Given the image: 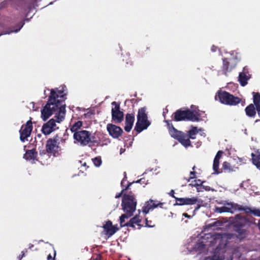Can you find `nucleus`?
<instances>
[{"label": "nucleus", "instance_id": "nucleus-1", "mask_svg": "<svg viewBox=\"0 0 260 260\" xmlns=\"http://www.w3.org/2000/svg\"><path fill=\"white\" fill-rule=\"evenodd\" d=\"M64 88L62 87L60 89L56 88L51 90L49 101L41 110V118L44 121H46L53 114H55L54 118L57 119L58 122L64 119L66 114L65 105L61 103L64 100Z\"/></svg>", "mask_w": 260, "mask_h": 260}, {"label": "nucleus", "instance_id": "nucleus-2", "mask_svg": "<svg viewBox=\"0 0 260 260\" xmlns=\"http://www.w3.org/2000/svg\"><path fill=\"white\" fill-rule=\"evenodd\" d=\"M205 239L206 242L201 241L198 244V248H201L207 249L208 251H212L214 255L213 260H221L223 256L221 253L223 252V249L226 245V241L224 238L219 234L212 235L206 234Z\"/></svg>", "mask_w": 260, "mask_h": 260}, {"label": "nucleus", "instance_id": "nucleus-3", "mask_svg": "<svg viewBox=\"0 0 260 260\" xmlns=\"http://www.w3.org/2000/svg\"><path fill=\"white\" fill-rule=\"evenodd\" d=\"M191 110H187L185 111L178 110L175 113V119L176 121L188 120L192 121H198L202 117V112L194 110L193 106H191Z\"/></svg>", "mask_w": 260, "mask_h": 260}, {"label": "nucleus", "instance_id": "nucleus-4", "mask_svg": "<svg viewBox=\"0 0 260 260\" xmlns=\"http://www.w3.org/2000/svg\"><path fill=\"white\" fill-rule=\"evenodd\" d=\"M91 134L87 131L82 130L76 132L73 135L74 143L81 146H86L92 141Z\"/></svg>", "mask_w": 260, "mask_h": 260}, {"label": "nucleus", "instance_id": "nucleus-5", "mask_svg": "<svg viewBox=\"0 0 260 260\" xmlns=\"http://www.w3.org/2000/svg\"><path fill=\"white\" fill-rule=\"evenodd\" d=\"M137 202L133 195L131 194H124L122 202V206L125 213H129L133 215L136 209Z\"/></svg>", "mask_w": 260, "mask_h": 260}, {"label": "nucleus", "instance_id": "nucleus-6", "mask_svg": "<svg viewBox=\"0 0 260 260\" xmlns=\"http://www.w3.org/2000/svg\"><path fill=\"white\" fill-rule=\"evenodd\" d=\"M150 123L147 120V116L146 113V109L142 108L139 110L137 115V122L135 126V129L139 133L146 129Z\"/></svg>", "mask_w": 260, "mask_h": 260}, {"label": "nucleus", "instance_id": "nucleus-7", "mask_svg": "<svg viewBox=\"0 0 260 260\" xmlns=\"http://www.w3.org/2000/svg\"><path fill=\"white\" fill-rule=\"evenodd\" d=\"M218 97L222 104L228 105L235 106L241 101L240 98L235 97L226 91H219Z\"/></svg>", "mask_w": 260, "mask_h": 260}, {"label": "nucleus", "instance_id": "nucleus-8", "mask_svg": "<svg viewBox=\"0 0 260 260\" xmlns=\"http://www.w3.org/2000/svg\"><path fill=\"white\" fill-rule=\"evenodd\" d=\"M112 118L116 122L120 123L123 119L124 114L120 110V105L116 102L112 103Z\"/></svg>", "mask_w": 260, "mask_h": 260}, {"label": "nucleus", "instance_id": "nucleus-9", "mask_svg": "<svg viewBox=\"0 0 260 260\" xmlns=\"http://www.w3.org/2000/svg\"><path fill=\"white\" fill-rule=\"evenodd\" d=\"M237 59L236 57H227L223 59L222 71L225 75L230 72L236 66Z\"/></svg>", "mask_w": 260, "mask_h": 260}, {"label": "nucleus", "instance_id": "nucleus-10", "mask_svg": "<svg viewBox=\"0 0 260 260\" xmlns=\"http://www.w3.org/2000/svg\"><path fill=\"white\" fill-rule=\"evenodd\" d=\"M56 123L57 119L55 118H52L49 120L47 122L45 123L42 127V132L45 135H49L53 131L58 129ZM59 122H58L59 123Z\"/></svg>", "mask_w": 260, "mask_h": 260}, {"label": "nucleus", "instance_id": "nucleus-11", "mask_svg": "<svg viewBox=\"0 0 260 260\" xmlns=\"http://www.w3.org/2000/svg\"><path fill=\"white\" fill-rule=\"evenodd\" d=\"M59 143L55 139H50L46 143V150L48 153L55 156L58 154L60 148Z\"/></svg>", "mask_w": 260, "mask_h": 260}, {"label": "nucleus", "instance_id": "nucleus-12", "mask_svg": "<svg viewBox=\"0 0 260 260\" xmlns=\"http://www.w3.org/2000/svg\"><path fill=\"white\" fill-rule=\"evenodd\" d=\"M32 128V123L30 120L28 121L26 124L22 125L20 130V138L21 141L24 142L28 137Z\"/></svg>", "mask_w": 260, "mask_h": 260}, {"label": "nucleus", "instance_id": "nucleus-13", "mask_svg": "<svg viewBox=\"0 0 260 260\" xmlns=\"http://www.w3.org/2000/svg\"><path fill=\"white\" fill-rule=\"evenodd\" d=\"M176 199V203L175 205H192L196 204L197 203H200L197 198L193 197L191 198H178L173 196Z\"/></svg>", "mask_w": 260, "mask_h": 260}, {"label": "nucleus", "instance_id": "nucleus-14", "mask_svg": "<svg viewBox=\"0 0 260 260\" xmlns=\"http://www.w3.org/2000/svg\"><path fill=\"white\" fill-rule=\"evenodd\" d=\"M107 129L109 134L114 138L119 137L122 132V130L120 127L112 124H108L107 125Z\"/></svg>", "mask_w": 260, "mask_h": 260}, {"label": "nucleus", "instance_id": "nucleus-15", "mask_svg": "<svg viewBox=\"0 0 260 260\" xmlns=\"http://www.w3.org/2000/svg\"><path fill=\"white\" fill-rule=\"evenodd\" d=\"M238 205L235 203H227L224 206L216 207L215 211L218 213L233 212V210H237Z\"/></svg>", "mask_w": 260, "mask_h": 260}, {"label": "nucleus", "instance_id": "nucleus-16", "mask_svg": "<svg viewBox=\"0 0 260 260\" xmlns=\"http://www.w3.org/2000/svg\"><path fill=\"white\" fill-rule=\"evenodd\" d=\"M103 228L106 234L109 237L112 236L118 230L116 226L112 225L111 221H107L106 224L103 225Z\"/></svg>", "mask_w": 260, "mask_h": 260}, {"label": "nucleus", "instance_id": "nucleus-17", "mask_svg": "<svg viewBox=\"0 0 260 260\" xmlns=\"http://www.w3.org/2000/svg\"><path fill=\"white\" fill-rule=\"evenodd\" d=\"M134 122V116L131 114H127L125 117V125L124 129L126 132H129L133 125Z\"/></svg>", "mask_w": 260, "mask_h": 260}, {"label": "nucleus", "instance_id": "nucleus-18", "mask_svg": "<svg viewBox=\"0 0 260 260\" xmlns=\"http://www.w3.org/2000/svg\"><path fill=\"white\" fill-rule=\"evenodd\" d=\"M222 154L223 152L222 151H218L214 158L213 169L215 174H217L219 173V172L218 171L219 160L221 157Z\"/></svg>", "mask_w": 260, "mask_h": 260}, {"label": "nucleus", "instance_id": "nucleus-19", "mask_svg": "<svg viewBox=\"0 0 260 260\" xmlns=\"http://www.w3.org/2000/svg\"><path fill=\"white\" fill-rule=\"evenodd\" d=\"M158 205V204H155L153 200H150L147 202L143 208V212L144 213L147 214L150 210L156 208Z\"/></svg>", "mask_w": 260, "mask_h": 260}, {"label": "nucleus", "instance_id": "nucleus-20", "mask_svg": "<svg viewBox=\"0 0 260 260\" xmlns=\"http://www.w3.org/2000/svg\"><path fill=\"white\" fill-rule=\"evenodd\" d=\"M253 102L254 105L256 107V111L260 115V94L259 93L253 92Z\"/></svg>", "mask_w": 260, "mask_h": 260}, {"label": "nucleus", "instance_id": "nucleus-21", "mask_svg": "<svg viewBox=\"0 0 260 260\" xmlns=\"http://www.w3.org/2000/svg\"><path fill=\"white\" fill-rule=\"evenodd\" d=\"M180 143L185 147H187L190 145V141L188 137L182 133L180 136L177 139Z\"/></svg>", "mask_w": 260, "mask_h": 260}, {"label": "nucleus", "instance_id": "nucleus-22", "mask_svg": "<svg viewBox=\"0 0 260 260\" xmlns=\"http://www.w3.org/2000/svg\"><path fill=\"white\" fill-rule=\"evenodd\" d=\"M250 78V76L245 73H240L239 75V81L242 86H245L247 83L248 80Z\"/></svg>", "mask_w": 260, "mask_h": 260}, {"label": "nucleus", "instance_id": "nucleus-23", "mask_svg": "<svg viewBox=\"0 0 260 260\" xmlns=\"http://www.w3.org/2000/svg\"><path fill=\"white\" fill-rule=\"evenodd\" d=\"M168 128L169 129V133L171 136L172 137L175 138V139H177L179 136L183 133L180 131H177L176 129H175L172 125H171L170 124H168Z\"/></svg>", "mask_w": 260, "mask_h": 260}, {"label": "nucleus", "instance_id": "nucleus-24", "mask_svg": "<svg viewBox=\"0 0 260 260\" xmlns=\"http://www.w3.org/2000/svg\"><path fill=\"white\" fill-rule=\"evenodd\" d=\"M141 218L139 215H136L134 217L132 218L129 222H127L126 225L128 226H131L134 228L135 224L140 225V222H141Z\"/></svg>", "mask_w": 260, "mask_h": 260}, {"label": "nucleus", "instance_id": "nucleus-25", "mask_svg": "<svg viewBox=\"0 0 260 260\" xmlns=\"http://www.w3.org/2000/svg\"><path fill=\"white\" fill-rule=\"evenodd\" d=\"M256 107L253 104H250L245 109L246 115L249 117H254L256 114Z\"/></svg>", "mask_w": 260, "mask_h": 260}, {"label": "nucleus", "instance_id": "nucleus-26", "mask_svg": "<svg viewBox=\"0 0 260 260\" xmlns=\"http://www.w3.org/2000/svg\"><path fill=\"white\" fill-rule=\"evenodd\" d=\"M37 156V153L35 150H30L26 152L24 158L28 160H34Z\"/></svg>", "mask_w": 260, "mask_h": 260}, {"label": "nucleus", "instance_id": "nucleus-27", "mask_svg": "<svg viewBox=\"0 0 260 260\" xmlns=\"http://www.w3.org/2000/svg\"><path fill=\"white\" fill-rule=\"evenodd\" d=\"M83 123L81 121H77L71 124L70 129L72 132L75 133L78 132L79 129L82 127Z\"/></svg>", "mask_w": 260, "mask_h": 260}, {"label": "nucleus", "instance_id": "nucleus-28", "mask_svg": "<svg viewBox=\"0 0 260 260\" xmlns=\"http://www.w3.org/2000/svg\"><path fill=\"white\" fill-rule=\"evenodd\" d=\"M251 156L252 157V159L253 165H255L257 169L260 170V154L256 156L253 153H251Z\"/></svg>", "mask_w": 260, "mask_h": 260}, {"label": "nucleus", "instance_id": "nucleus-29", "mask_svg": "<svg viewBox=\"0 0 260 260\" xmlns=\"http://www.w3.org/2000/svg\"><path fill=\"white\" fill-rule=\"evenodd\" d=\"M131 216L132 215H130L129 213H125V214H122L120 217V225L121 227L124 226H126V223H124L125 220V219L128 218Z\"/></svg>", "mask_w": 260, "mask_h": 260}, {"label": "nucleus", "instance_id": "nucleus-30", "mask_svg": "<svg viewBox=\"0 0 260 260\" xmlns=\"http://www.w3.org/2000/svg\"><path fill=\"white\" fill-rule=\"evenodd\" d=\"M201 131V129H198L197 127H192L190 131H188V135L189 138L193 139L195 138L194 136L198 133V132Z\"/></svg>", "mask_w": 260, "mask_h": 260}, {"label": "nucleus", "instance_id": "nucleus-31", "mask_svg": "<svg viewBox=\"0 0 260 260\" xmlns=\"http://www.w3.org/2000/svg\"><path fill=\"white\" fill-rule=\"evenodd\" d=\"M221 223L220 222L214 221L211 223H208L206 225V228L207 229L215 230V228L220 225Z\"/></svg>", "mask_w": 260, "mask_h": 260}, {"label": "nucleus", "instance_id": "nucleus-32", "mask_svg": "<svg viewBox=\"0 0 260 260\" xmlns=\"http://www.w3.org/2000/svg\"><path fill=\"white\" fill-rule=\"evenodd\" d=\"M237 210H243L247 213H250L252 214V209L250 208V207H242V206L238 205V206L237 207Z\"/></svg>", "mask_w": 260, "mask_h": 260}, {"label": "nucleus", "instance_id": "nucleus-33", "mask_svg": "<svg viewBox=\"0 0 260 260\" xmlns=\"http://www.w3.org/2000/svg\"><path fill=\"white\" fill-rule=\"evenodd\" d=\"M222 167L223 168L228 171V172H231L235 171L234 168H233L231 166L230 164L228 162H224L222 164Z\"/></svg>", "mask_w": 260, "mask_h": 260}, {"label": "nucleus", "instance_id": "nucleus-34", "mask_svg": "<svg viewBox=\"0 0 260 260\" xmlns=\"http://www.w3.org/2000/svg\"><path fill=\"white\" fill-rule=\"evenodd\" d=\"M92 161L96 167H99L102 164V159L100 157H96L92 159Z\"/></svg>", "mask_w": 260, "mask_h": 260}, {"label": "nucleus", "instance_id": "nucleus-35", "mask_svg": "<svg viewBox=\"0 0 260 260\" xmlns=\"http://www.w3.org/2000/svg\"><path fill=\"white\" fill-rule=\"evenodd\" d=\"M252 214L255 216L260 217V209L256 208L252 209Z\"/></svg>", "mask_w": 260, "mask_h": 260}, {"label": "nucleus", "instance_id": "nucleus-36", "mask_svg": "<svg viewBox=\"0 0 260 260\" xmlns=\"http://www.w3.org/2000/svg\"><path fill=\"white\" fill-rule=\"evenodd\" d=\"M110 143V140L107 139L105 140V143H102L101 145H107L108 143Z\"/></svg>", "mask_w": 260, "mask_h": 260}, {"label": "nucleus", "instance_id": "nucleus-37", "mask_svg": "<svg viewBox=\"0 0 260 260\" xmlns=\"http://www.w3.org/2000/svg\"><path fill=\"white\" fill-rule=\"evenodd\" d=\"M238 160L239 161V164L241 165L242 164L245 163L244 159L243 158H238Z\"/></svg>", "mask_w": 260, "mask_h": 260}, {"label": "nucleus", "instance_id": "nucleus-38", "mask_svg": "<svg viewBox=\"0 0 260 260\" xmlns=\"http://www.w3.org/2000/svg\"><path fill=\"white\" fill-rule=\"evenodd\" d=\"M146 226H148V227H153V226H154V225H152V224H149L148 223V220H147V219H146Z\"/></svg>", "mask_w": 260, "mask_h": 260}, {"label": "nucleus", "instance_id": "nucleus-39", "mask_svg": "<svg viewBox=\"0 0 260 260\" xmlns=\"http://www.w3.org/2000/svg\"><path fill=\"white\" fill-rule=\"evenodd\" d=\"M191 176L190 177V179L193 178L194 177V172H190V173Z\"/></svg>", "mask_w": 260, "mask_h": 260}, {"label": "nucleus", "instance_id": "nucleus-40", "mask_svg": "<svg viewBox=\"0 0 260 260\" xmlns=\"http://www.w3.org/2000/svg\"><path fill=\"white\" fill-rule=\"evenodd\" d=\"M122 191H123V190H122L120 193H118V194H116V195L115 196V198H119V197L121 196V194H122Z\"/></svg>", "mask_w": 260, "mask_h": 260}, {"label": "nucleus", "instance_id": "nucleus-41", "mask_svg": "<svg viewBox=\"0 0 260 260\" xmlns=\"http://www.w3.org/2000/svg\"><path fill=\"white\" fill-rule=\"evenodd\" d=\"M216 49H217L216 47L214 46H213L211 48V50L213 52L215 51L216 50Z\"/></svg>", "mask_w": 260, "mask_h": 260}, {"label": "nucleus", "instance_id": "nucleus-42", "mask_svg": "<svg viewBox=\"0 0 260 260\" xmlns=\"http://www.w3.org/2000/svg\"><path fill=\"white\" fill-rule=\"evenodd\" d=\"M48 260H54L50 254H49L47 257Z\"/></svg>", "mask_w": 260, "mask_h": 260}, {"label": "nucleus", "instance_id": "nucleus-43", "mask_svg": "<svg viewBox=\"0 0 260 260\" xmlns=\"http://www.w3.org/2000/svg\"><path fill=\"white\" fill-rule=\"evenodd\" d=\"M183 215L184 216H185V217H188V218H189V217H190V216L188 215H187V214H186V213H183Z\"/></svg>", "mask_w": 260, "mask_h": 260}, {"label": "nucleus", "instance_id": "nucleus-44", "mask_svg": "<svg viewBox=\"0 0 260 260\" xmlns=\"http://www.w3.org/2000/svg\"><path fill=\"white\" fill-rule=\"evenodd\" d=\"M20 29V27L18 29H16V30H12L11 31V32H17L18 30H19Z\"/></svg>", "mask_w": 260, "mask_h": 260}, {"label": "nucleus", "instance_id": "nucleus-45", "mask_svg": "<svg viewBox=\"0 0 260 260\" xmlns=\"http://www.w3.org/2000/svg\"><path fill=\"white\" fill-rule=\"evenodd\" d=\"M200 208V206L198 205V207L194 209V211H197Z\"/></svg>", "mask_w": 260, "mask_h": 260}, {"label": "nucleus", "instance_id": "nucleus-46", "mask_svg": "<svg viewBox=\"0 0 260 260\" xmlns=\"http://www.w3.org/2000/svg\"><path fill=\"white\" fill-rule=\"evenodd\" d=\"M9 33H10V32H5L4 34H0V36H1L3 34H9Z\"/></svg>", "mask_w": 260, "mask_h": 260}, {"label": "nucleus", "instance_id": "nucleus-47", "mask_svg": "<svg viewBox=\"0 0 260 260\" xmlns=\"http://www.w3.org/2000/svg\"><path fill=\"white\" fill-rule=\"evenodd\" d=\"M141 181H142V179H140V180L137 181V182H141Z\"/></svg>", "mask_w": 260, "mask_h": 260}, {"label": "nucleus", "instance_id": "nucleus-48", "mask_svg": "<svg viewBox=\"0 0 260 260\" xmlns=\"http://www.w3.org/2000/svg\"><path fill=\"white\" fill-rule=\"evenodd\" d=\"M124 180H123L121 181V185H122V184H123V183H124Z\"/></svg>", "mask_w": 260, "mask_h": 260}, {"label": "nucleus", "instance_id": "nucleus-49", "mask_svg": "<svg viewBox=\"0 0 260 260\" xmlns=\"http://www.w3.org/2000/svg\"><path fill=\"white\" fill-rule=\"evenodd\" d=\"M171 193H174V191H173V190H172V191H171Z\"/></svg>", "mask_w": 260, "mask_h": 260}, {"label": "nucleus", "instance_id": "nucleus-50", "mask_svg": "<svg viewBox=\"0 0 260 260\" xmlns=\"http://www.w3.org/2000/svg\"><path fill=\"white\" fill-rule=\"evenodd\" d=\"M195 168V166H194L193 168H192V169L194 170Z\"/></svg>", "mask_w": 260, "mask_h": 260}]
</instances>
